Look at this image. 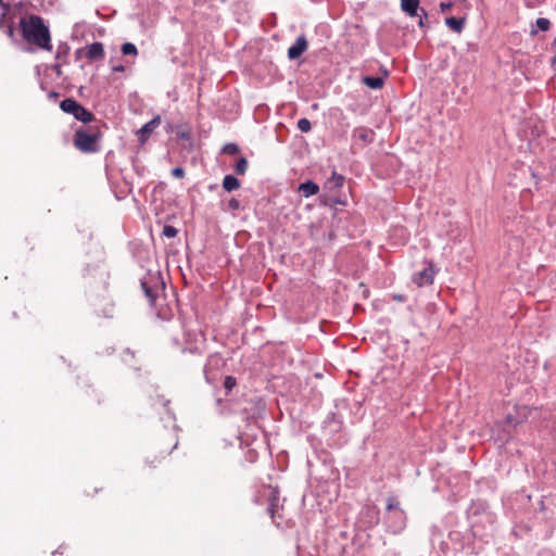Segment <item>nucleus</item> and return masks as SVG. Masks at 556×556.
Wrapping results in <instances>:
<instances>
[{
  "instance_id": "nucleus-23",
  "label": "nucleus",
  "mask_w": 556,
  "mask_h": 556,
  "mask_svg": "<svg viewBox=\"0 0 556 556\" xmlns=\"http://www.w3.org/2000/svg\"><path fill=\"white\" fill-rule=\"evenodd\" d=\"M237 384L236 378L232 376H227L224 380V388L227 390V392H230Z\"/></svg>"
},
{
  "instance_id": "nucleus-9",
  "label": "nucleus",
  "mask_w": 556,
  "mask_h": 556,
  "mask_svg": "<svg viewBox=\"0 0 556 556\" xmlns=\"http://www.w3.org/2000/svg\"><path fill=\"white\" fill-rule=\"evenodd\" d=\"M401 9L409 16H418L419 0H401Z\"/></svg>"
},
{
  "instance_id": "nucleus-1",
  "label": "nucleus",
  "mask_w": 556,
  "mask_h": 556,
  "mask_svg": "<svg viewBox=\"0 0 556 556\" xmlns=\"http://www.w3.org/2000/svg\"><path fill=\"white\" fill-rule=\"evenodd\" d=\"M20 24L25 41L42 50H52L49 28L40 16L29 15L28 17H23Z\"/></svg>"
},
{
  "instance_id": "nucleus-5",
  "label": "nucleus",
  "mask_w": 556,
  "mask_h": 556,
  "mask_svg": "<svg viewBox=\"0 0 556 556\" xmlns=\"http://www.w3.org/2000/svg\"><path fill=\"white\" fill-rule=\"evenodd\" d=\"M161 124V117L155 116L150 122L144 124L139 130L138 136L141 143L146 142L150 135L154 131L155 128H157Z\"/></svg>"
},
{
  "instance_id": "nucleus-7",
  "label": "nucleus",
  "mask_w": 556,
  "mask_h": 556,
  "mask_svg": "<svg viewBox=\"0 0 556 556\" xmlns=\"http://www.w3.org/2000/svg\"><path fill=\"white\" fill-rule=\"evenodd\" d=\"M104 47L101 42H93L86 48V58L89 61L102 60L104 58Z\"/></svg>"
},
{
  "instance_id": "nucleus-31",
  "label": "nucleus",
  "mask_w": 556,
  "mask_h": 556,
  "mask_svg": "<svg viewBox=\"0 0 556 556\" xmlns=\"http://www.w3.org/2000/svg\"><path fill=\"white\" fill-rule=\"evenodd\" d=\"M7 34H8V36H9V37H11V38L13 37V35H14V29H13V27H12V26H8V28H7Z\"/></svg>"
},
{
  "instance_id": "nucleus-29",
  "label": "nucleus",
  "mask_w": 556,
  "mask_h": 556,
  "mask_svg": "<svg viewBox=\"0 0 556 556\" xmlns=\"http://www.w3.org/2000/svg\"><path fill=\"white\" fill-rule=\"evenodd\" d=\"M392 299L396 302H405L406 301V296L404 294H400V293H393Z\"/></svg>"
},
{
  "instance_id": "nucleus-13",
  "label": "nucleus",
  "mask_w": 556,
  "mask_h": 556,
  "mask_svg": "<svg viewBox=\"0 0 556 556\" xmlns=\"http://www.w3.org/2000/svg\"><path fill=\"white\" fill-rule=\"evenodd\" d=\"M240 187V181L232 175H226L223 179V188L226 191H232Z\"/></svg>"
},
{
  "instance_id": "nucleus-16",
  "label": "nucleus",
  "mask_w": 556,
  "mask_h": 556,
  "mask_svg": "<svg viewBox=\"0 0 556 556\" xmlns=\"http://www.w3.org/2000/svg\"><path fill=\"white\" fill-rule=\"evenodd\" d=\"M121 51L124 55H138V49L137 47L131 42H125L122 45Z\"/></svg>"
},
{
  "instance_id": "nucleus-24",
  "label": "nucleus",
  "mask_w": 556,
  "mask_h": 556,
  "mask_svg": "<svg viewBox=\"0 0 556 556\" xmlns=\"http://www.w3.org/2000/svg\"><path fill=\"white\" fill-rule=\"evenodd\" d=\"M399 508H400L399 501L393 496L389 497L387 501V510L391 511L393 509H399Z\"/></svg>"
},
{
  "instance_id": "nucleus-3",
  "label": "nucleus",
  "mask_w": 556,
  "mask_h": 556,
  "mask_svg": "<svg viewBox=\"0 0 556 556\" xmlns=\"http://www.w3.org/2000/svg\"><path fill=\"white\" fill-rule=\"evenodd\" d=\"M60 108L63 112L72 114L76 119L84 124L91 123L94 119V115L90 111L72 98H66L61 101Z\"/></svg>"
},
{
  "instance_id": "nucleus-18",
  "label": "nucleus",
  "mask_w": 556,
  "mask_h": 556,
  "mask_svg": "<svg viewBox=\"0 0 556 556\" xmlns=\"http://www.w3.org/2000/svg\"><path fill=\"white\" fill-rule=\"evenodd\" d=\"M141 287L144 291L146 296L149 299L150 303L153 304L156 299V293L154 292V290L151 287H149L146 281L141 282Z\"/></svg>"
},
{
  "instance_id": "nucleus-19",
  "label": "nucleus",
  "mask_w": 556,
  "mask_h": 556,
  "mask_svg": "<svg viewBox=\"0 0 556 556\" xmlns=\"http://www.w3.org/2000/svg\"><path fill=\"white\" fill-rule=\"evenodd\" d=\"M223 152L228 155H236L239 153V147L236 143H226L223 148Z\"/></svg>"
},
{
  "instance_id": "nucleus-12",
  "label": "nucleus",
  "mask_w": 556,
  "mask_h": 556,
  "mask_svg": "<svg viewBox=\"0 0 556 556\" xmlns=\"http://www.w3.org/2000/svg\"><path fill=\"white\" fill-rule=\"evenodd\" d=\"M362 81L370 89H381L384 85V80L382 77H372V76H365L363 77Z\"/></svg>"
},
{
  "instance_id": "nucleus-30",
  "label": "nucleus",
  "mask_w": 556,
  "mask_h": 556,
  "mask_svg": "<svg viewBox=\"0 0 556 556\" xmlns=\"http://www.w3.org/2000/svg\"><path fill=\"white\" fill-rule=\"evenodd\" d=\"M112 71L113 72H121V73H123V72H125V66L124 65H114L112 67Z\"/></svg>"
},
{
  "instance_id": "nucleus-20",
  "label": "nucleus",
  "mask_w": 556,
  "mask_h": 556,
  "mask_svg": "<svg viewBox=\"0 0 556 556\" xmlns=\"http://www.w3.org/2000/svg\"><path fill=\"white\" fill-rule=\"evenodd\" d=\"M535 24L538 28L542 31H547L551 28V22L545 17H539Z\"/></svg>"
},
{
  "instance_id": "nucleus-17",
  "label": "nucleus",
  "mask_w": 556,
  "mask_h": 556,
  "mask_svg": "<svg viewBox=\"0 0 556 556\" xmlns=\"http://www.w3.org/2000/svg\"><path fill=\"white\" fill-rule=\"evenodd\" d=\"M248 166V160L245 157H240L235 165V170L238 175H243L245 174Z\"/></svg>"
},
{
  "instance_id": "nucleus-6",
  "label": "nucleus",
  "mask_w": 556,
  "mask_h": 556,
  "mask_svg": "<svg viewBox=\"0 0 556 556\" xmlns=\"http://www.w3.org/2000/svg\"><path fill=\"white\" fill-rule=\"evenodd\" d=\"M433 279L434 270L432 268V265H430L429 267L422 269L421 271L415 275L414 282L418 287H424L426 285H431L433 282Z\"/></svg>"
},
{
  "instance_id": "nucleus-2",
  "label": "nucleus",
  "mask_w": 556,
  "mask_h": 556,
  "mask_svg": "<svg viewBox=\"0 0 556 556\" xmlns=\"http://www.w3.org/2000/svg\"><path fill=\"white\" fill-rule=\"evenodd\" d=\"M101 137L102 132L99 126L80 127L75 130L73 144L83 153H96L99 151Z\"/></svg>"
},
{
  "instance_id": "nucleus-22",
  "label": "nucleus",
  "mask_w": 556,
  "mask_h": 556,
  "mask_svg": "<svg viewBox=\"0 0 556 556\" xmlns=\"http://www.w3.org/2000/svg\"><path fill=\"white\" fill-rule=\"evenodd\" d=\"M177 233H178V230L172 225H166L163 228V235L166 238H174L177 236Z\"/></svg>"
},
{
  "instance_id": "nucleus-28",
  "label": "nucleus",
  "mask_w": 556,
  "mask_h": 556,
  "mask_svg": "<svg viewBox=\"0 0 556 556\" xmlns=\"http://www.w3.org/2000/svg\"><path fill=\"white\" fill-rule=\"evenodd\" d=\"M229 208L231 210H238L240 206V203L237 199H231L228 203Z\"/></svg>"
},
{
  "instance_id": "nucleus-21",
  "label": "nucleus",
  "mask_w": 556,
  "mask_h": 556,
  "mask_svg": "<svg viewBox=\"0 0 556 556\" xmlns=\"http://www.w3.org/2000/svg\"><path fill=\"white\" fill-rule=\"evenodd\" d=\"M298 128L302 132H308L312 129V124L307 118H300L298 121Z\"/></svg>"
},
{
  "instance_id": "nucleus-14",
  "label": "nucleus",
  "mask_w": 556,
  "mask_h": 556,
  "mask_svg": "<svg viewBox=\"0 0 556 556\" xmlns=\"http://www.w3.org/2000/svg\"><path fill=\"white\" fill-rule=\"evenodd\" d=\"M278 502H279V500H278V496H276V495H273L269 500V506H268L267 511L273 521H276V517L278 514V508H279Z\"/></svg>"
},
{
  "instance_id": "nucleus-25",
  "label": "nucleus",
  "mask_w": 556,
  "mask_h": 556,
  "mask_svg": "<svg viewBox=\"0 0 556 556\" xmlns=\"http://www.w3.org/2000/svg\"><path fill=\"white\" fill-rule=\"evenodd\" d=\"M420 12H421V15H419L418 25L420 27H426V21L428 18V14H427L426 10L422 8L420 9Z\"/></svg>"
},
{
  "instance_id": "nucleus-15",
  "label": "nucleus",
  "mask_w": 556,
  "mask_h": 556,
  "mask_svg": "<svg viewBox=\"0 0 556 556\" xmlns=\"http://www.w3.org/2000/svg\"><path fill=\"white\" fill-rule=\"evenodd\" d=\"M344 182V177L337 172L332 173L331 178L327 180V185L329 188H341Z\"/></svg>"
},
{
  "instance_id": "nucleus-8",
  "label": "nucleus",
  "mask_w": 556,
  "mask_h": 556,
  "mask_svg": "<svg viewBox=\"0 0 556 556\" xmlns=\"http://www.w3.org/2000/svg\"><path fill=\"white\" fill-rule=\"evenodd\" d=\"M375 132L367 127H357L353 130V138L359 140L362 143L367 144L374 140Z\"/></svg>"
},
{
  "instance_id": "nucleus-27",
  "label": "nucleus",
  "mask_w": 556,
  "mask_h": 556,
  "mask_svg": "<svg viewBox=\"0 0 556 556\" xmlns=\"http://www.w3.org/2000/svg\"><path fill=\"white\" fill-rule=\"evenodd\" d=\"M452 8H453V3L452 2H441L440 3V9H441L442 12H447Z\"/></svg>"
},
{
  "instance_id": "nucleus-26",
  "label": "nucleus",
  "mask_w": 556,
  "mask_h": 556,
  "mask_svg": "<svg viewBox=\"0 0 556 556\" xmlns=\"http://www.w3.org/2000/svg\"><path fill=\"white\" fill-rule=\"evenodd\" d=\"M173 176L177 178H182L185 176V170L181 167H175L172 170Z\"/></svg>"
},
{
  "instance_id": "nucleus-32",
  "label": "nucleus",
  "mask_w": 556,
  "mask_h": 556,
  "mask_svg": "<svg viewBox=\"0 0 556 556\" xmlns=\"http://www.w3.org/2000/svg\"><path fill=\"white\" fill-rule=\"evenodd\" d=\"M97 492H98V489L94 488L92 491H87L86 493H87V495H93Z\"/></svg>"
},
{
  "instance_id": "nucleus-10",
  "label": "nucleus",
  "mask_w": 556,
  "mask_h": 556,
  "mask_svg": "<svg viewBox=\"0 0 556 556\" xmlns=\"http://www.w3.org/2000/svg\"><path fill=\"white\" fill-rule=\"evenodd\" d=\"M465 22H466V18L465 17H454V16H451V17H446L445 18V24L446 26L453 30L454 33H462V30L464 29V26H465Z\"/></svg>"
},
{
  "instance_id": "nucleus-11",
  "label": "nucleus",
  "mask_w": 556,
  "mask_h": 556,
  "mask_svg": "<svg viewBox=\"0 0 556 556\" xmlns=\"http://www.w3.org/2000/svg\"><path fill=\"white\" fill-rule=\"evenodd\" d=\"M299 191L305 197L308 198L311 195L317 194L319 191V187L317 184L308 180L306 182H303L299 187Z\"/></svg>"
},
{
  "instance_id": "nucleus-4",
  "label": "nucleus",
  "mask_w": 556,
  "mask_h": 556,
  "mask_svg": "<svg viewBox=\"0 0 556 556\" xmlns=\"http://www.w3.org/2000/svg\"><path fill=\"white\" fill-rule=\"evenodd\" d=\"M308 48V42L305 36L301 35L296 38L295 42L288 49V58L295 60L300 58Z\"/></svg>"
}]
</instances>
